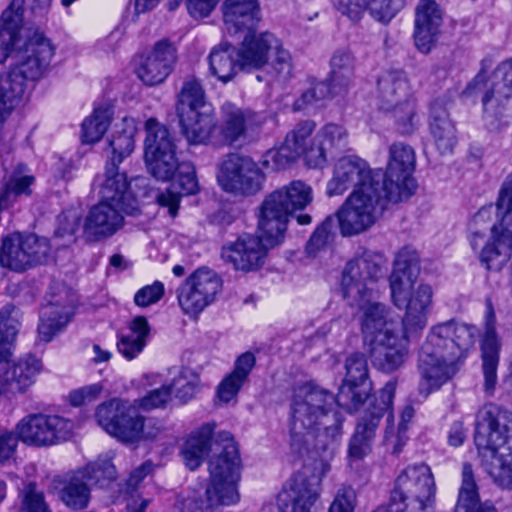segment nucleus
I'll return each mask as SVG.
<instances>
[{"instance_id":"nucleus-1","label":"nucleus","mask_w":512,"mask_h":512,"mask_svg":"<svg viewBox=\"0 0 512 512\" xmlns=\"http://www.w3.org/2000/svg\"><path fill=\"white\" fill-rule=\"evenodd\" d=\"M415 153L405 144L390 148V160L385 173L371 169L368 162L356 155L337 160L332 178L327 182L329 197L353 191L337 212V221L343 236L360 234L369 229L389 204L407 200L416 190L412 177Z\"/></svg>"},{"instance_id":"nucleus-2","label":"nucleus","mask_w":512,"mask_h":512,"mask_svg":"<svg viewBox=\"0 0 512 512\" xmlns=\"http://www.w3.org/2000/svg\"><path fill=\"white\" fill-rule=\"evenodd\" d=\"M345 377L335 397L312 383L300 386L292 402L291 445L299 453L316 450L333 453L341 438L342 419L335 405L352 412L372 390L367 359L353 353L345 361Z\"/></svg>"},{"instance_id":"nucleus-3","label":"nucleus","mask_w":512,"mask_h":512,"mask_svg":"<svg viewBox=\"0 0 512 512\" xmlns=\"http://www.w3.org/2000/svg\"><path fill=\"white\" fill-rule=\"evenodd\" d=\"M477 333L475 326L454 320L430 328L418 356L420 395L429 396L458 373L468 353L474 348Z\"/></svg>"},{"instance_id":"nucleus-4","label":"nucleus","mask_w":512,"mask_h":512,"mask_svg":"<svg viewBox=\"0 0 512 512\" xmlns=\"http://www.w3.org/2000/svg\"><path fill=\"white\" fill-rule=\"evenodd\" d=\"M381 258L363 250L347 262L341 279V291L350 306L361 312L360 323L364 341L377 337L398 323L391 309L374 298V284L381 274Z\"/></svg>"},{"instance_id":"nucleus-5","label":"nucleus","mask_w":512,"mask_h":512,"mask_svg":"<svg viewBox=\"0 0 512 512\" xmlns=\"http://www.w3.org/2000/svg\"><path fill=\"white\" fill-rule=\"evenodd\" d=\"M474 442L477 448L492 452L500 450V457L493 456L487 467L494 481L503 488H512V412L494 406L479 410L476 419Z\"/></svg>"},{"instance_id":"nucleus-6","label":"nucleus","mask_w":512,"mask_h":512,"mask_svg":"<svg viewBox=\"0 0 512 512\" xmlns=\"http://www.w3.org/2000/svg\"><path fill=\"white\" fill-rule=\"evenodd\" d=\"M436 484L430 467L409 465L396 477L388 504L373 512H433Z\"/></svg>"},{"instance_id":"nucleus-7","label":"nucleus","mask_w":512,"mask_h":512,"mask_svg":"<svg viewBox=\"0 0 512 512\" xmlns=\"http://www.w3.org/2000/svg\"><path fill=\"white\" fill-rule=\"evenodd\" d=\"M312 200V188L300 180L265 197L260 206V226L269 234L272 243H282L289 215L304 209Z\"/></svg>"},{"instance_id":"nucleus-8","label":"nucleus","mask_w":512,"mask_h":512,"mask_svg":"<svg viewBox=\"0 0 512 512\" xmlns=\"http://www.w3.org/2000/svg\"><path fill=\"white\" fill-rule=\"evenodd\" d=\"M496 221L480 252V262L488 270L499 271L512 255V172L507 176L496 201Z\"/></svg>"},{"instance_id":"nucleus-9","label":"nucleus","mask_w":512,"mask_h":512,"mask_svg":"<svg viewBox=\"0 0 512 512\" xmlns=\"http://www.w3.org/2000/svg\"><path fill=\"white\" fill-rule=\"evenodd\" d=\"M330 471L325 461L304 465L283 486L277 497L279 512H311L320 497L321 483Z\"/></svg>"},{"instance_id":"nucleus-10","label":"nucleus","mask_w":512,"mask_h":512,"mask_svg":"<svg viewBox=\"0 0 512 512\" xmlns=\"http://www.w3.org/2000/svg\"><path fill=\"white\" fill-rule=\"evenodd\" d=\"M395 391L396 382H387L359 419L349 443L348 455L351 460H361L370 452L376 429L385 414L387 425H390L393 420L391 407Z\"/></svg>"},{"instance_id":"nucleus-11","label":"nucleus","mask_w":512,"mask_h":512,"mask_svg":"<svg viewBox=\"0 0 512 512\" xmlns=\"http://www.w3.org/2000/svg\"><path fill=\"white\" fill-rule=\"evenodd\" d=\"M145 162L151 175L158 180H170L181 163L168 129L156 119L146 122Z\"/></svg>"},{"instance_id":"nucleus-12","label":"nucleus","mask_w":512,"mask_h":512,"mask_svg":"<svg viewBox=\"0 0 512 512\" xmlns=\"http://www.w3.org/2000/svg\"><path fill=\"white\" fill-rule=\"evenodd\" d=\"M409 85L405 74L399 70L384 72L378 79L380 108L393 111L402 133H411L414 128L415 108L408 99Z\"/></svg>"},{"instance_id":"nucleus-13","label":"nucleus","mask_w":512,"mask_h":512,"mask_svg":"<svg viewBox=\"0 0 512 512\" xmlns=\"http://www.w3.org/2000/svg\"><path fill=\"white\" fill-rule=\"evenodd\" d=\"M222 287L223 280L216 271L200 267L177 289L178 303L185 314L196 316L215 302Z\"/></svg>"},{"instance_id":"nucleus-14","label":"nucleus","mask_w":512,"mask_h":512,"mask_svg":"<svg viewBox=\"0 0 512 512\" xmlns=\"http://www.w3.org/2000/svg\"><path fill=\"white\" fill-rule=\"evenodd\" d=\"M217 180L226 192L251 195L261 190L264 174L249 156L230 153L219 163Z\"/></svg>"},{"instance_id":"nucleus-15","label":"nucleus","mask_w":512,"mask_h":512,"mask_svg":"<svg viewBox=\"0 0 512 512\" xmlns=\"http://www.w3.org/2000/svg\"><path fill=\"white\" fill-rule=\"evenodd\" d=\"M31 56L38 58L35 66H29L30 61L15 65L7 73L0 75V112L9 113L18 105L24 95L28 81H35L41 77V72L47 65L51 50L47 44H42L39 50L30 48Z\"/></svg>"},{"instance_id":"nucleus-16","label":"nucleus","mask_w":512,"mask_h":512,"mask_svg":"<svg viewBox=\"0 0 512 512\" xmlns=\"http://www.w3.org/2000/svg\"><path fill=\"white\" fill-rule=\"evenodd\" d=\"M221 450L209 461L210 483L224 491V495L216 500L238 502L237 484L240 480L241 459L238 447L228 432L221 434Z\"/></svg>"},{"instance_id":"nucleus-17","label":"nucleus","mask_w":512,"mask_h":512,"mask_svg":"<svg viewBox=\"0 0 512 512\" xmlns=\"http://www.w3.org/2000/svg\"><path fill=\"white\" fill-rule=\"evenodd\" d=\"M18 438L31 446H52L67 441L73 434L74 423L58 415L42 413L24 417L16 427Z\"/></svg>"},{"instance_id":"nucleus-18","label":"nucleus","mask_w":512,"mask_h":512,"mask_svg":"<svg viewBox=\"0 0 512 512\" xmlns=\"http://www.w3.org/2000/svg\"><path fill=\"white\" fill-rule=\"evenodd\" d=\"M98 424L111 436L126 443L141 440L143 416L127 402L114 398L97 407Z\"/></svg>"},{"instance_id":"nucleus-19","label":"nucleus","mask_w":512,"mask_h":512,"mask_svg":"<svg viewBox=\"0 0 512 512\" xmlns=\"http://www.w3.org/2000/svg\"><path fill=\"white\" fill-rule=\"evenodd\" d=\"M267 122L264 112L225 102L220 108V134L222 142L235 145L253 139Z\"/></svg>"},{"instance_id":"nucleus-20","label":"nucleus","mask_w":512,"mask_h":512,"mask_svg":"<svg viewBox=\"0 0 512 512\" xmlns=\"http://www.w3.org/2000/svg\"><path fill=\"white\" fill-rule=\"evenodd\" d=\"M50 251V244L44 237L31 234L23 238L13 234L3 239L0 264L17 272L24 271L33 264L45 263Z\"/></svg>"},{"instance_id":"nucleus-21","label":"nucleus","mask_w":512,"mask_h":512,"mask_svg":"<svg viewBox=\"0 0 512 512\" xmlns=\"http://www.w3.org/2000/svg\"><path fill=\"white\" fill-rule=\"evenodd\" d=\"M258 229L259 236L242 235L236 241L224 245L222 258L232 263L237 270L249 272L260 269L265 263L268 250L280 243H272L269 234L260 226V217Z\"/></svg>"},{"instance_id":"nucleus-22","label":"nucleus","mask_w":512,"mask_h":512,"mask_svg":"<svg viewBox=\"0 0 512 512\" xmlns=\"http://www.w3.org/2000/svg\"><path fill=\"white\" fill-rule=\"evenodd\" d=\"M402 329L389 328L377 337L366 341L372 364L382 372L391 373L399 369L407 359L409 353V337Z\"/></svg>"},{"instance_id":"nucleus-23","label":"nucleus","mask_w":512,"mask_h":512,"mask_svg":"<svg viewBox=\"0 0 512 512\" xmlns=\"http://www.w3.org/2000/svg\"><path fill=\"white\" fill-rule=\"evenodd\" d=\"M99 195L101 202H110L121 208L126 215H136L139 211V202L131 191L130 183L124 172H119L116 157H111L105 165L103 178H98Z\"/></svg>"},{"instance_id":"nucleus-24","label":"nucleus","mask_w":512,"mask_h":512,"mask_svg":"<svg viewBox=\"0 0 512 512\" xmlns=\"http://www.w3.org/2000/svg\"><path fill=\"white\" fill-rule=\"evenodd\" d=\"M125 212L111 204L101 202L92 206L83 223V236L87 242H100L115 235L124 226Z\"/></svg>"},{"instance_id":"nucleus-25","label":"nucleus","mask_w":512,"mask_h":512,"mask_svg":"<svg viewBox=\"0 0 512 512\" xmlns=\"http://www.w3.org/2000/svg\"><path fill=\"white\" fill-rule=\"evenodd\" d=\"M176 61L175 46L167 40H160L150 52L141 57L137 75L148 86L161 84L172 72Z\"/></svg>"},{"instance_id":"nucleus-26","label":"nucleus","mask_w":512,"mask_h":512,"mask_svg":"<svg viewBox=\"0 0 512 512\" xmlns=\"http://www.w3.org/2000/svg\"><path fill=\"white\" fill-rule=\"evenodd\" d=\"M399 309H405L402 327L406 333L423 330L433 303V289L429 284L421 283L404 295L403 303L392 302Z\"/></svg>"},{"instance_id":"nucleus-27","label":"nucleus","mask_w":512,"mask_h":512,"mask_svg":"<svg viewBox=\"0 0 512 512\" xmlns=\"http://www.w3.org/2000/svg\"><path fill=\"white\" fill-rule=\"evenodd\" d=\"M237 36H243L241 45L237 48L243 71L250 72L266 66L271 50L279 46V40L268 31L257 33L255 29Z\"/></svg>"},{"instance_id":"nucleus-28","label":"nucleus","mask_w":512,"mask_h":512,"mask_svg":"<svg viewBox=\"0 0 512 512\" xmlns=\"http://www.w3.org/2000/svg\"><path fill=\"white\" fill-rule=\"evenodd\" d=\"M419 275L418 253L410 248L400 250L396 255L394 268L389 277L391 301L403 303L404 295L416 288L415 284Z\"/></svg>"},{"instance_id":"nucleus-29","label":"nucleus","mask_w":512,"mask_h":512,"mask_svg":"<svg viewBox=\"0 0 512 512\" xmlns=\"http://www.w3.org/2000/svg\"><path fill=\"white\" fill-rule=\"evenodd\" d=\"M443 11L435 0H420L415 9L414 40L417 48L428 53L440 33Z\"/></svg>"},{"instance_id":"nucleus-30","label":"nucleus","mask_w":512,"mask_h":512,"mask_svg":"<svg viewBox=\"0 0 512 512\" xmlns=\"http://www.w3.org/2000/svg\"><path fill=\"white\" fill-rule=\"evenodd\" d=\"M222 13L225 29L232 36L254 31L261 21L259 0H225Z\"/></svg>"},{"instance_id":"nucleus-31","label":"nucleus","mask_w":512,"mask_h":512,"mask_svg":"<svg viewBox=\"0 0 512 512\" xmlns=\"http://www.w3.org/2000/svg\"><path fill=\"white\" fill-rule=\"evenodd\" d=\"M429 132L440 154L451 153L457 143V130L446 107L435 101L430 107Z\"/></svg>"},{"instance_id":"nucleus-32","label":"nucleus","mask_w":512,"mask_h":512,"mask_svg":"<svg viewBox=\"0 0 512 512\" xmlns=\"http://www.w3.org/2000/svg\"><path fill=\"white\" fill-rule=\"evenodd\" d=\"M182 134L191 144L206 143L216 126L212 106L177 114Z\"/></svg>"},{"instance_id":"nucleus-33","label":"nucleus","mask_w":512,"mask_h":512,"mask_svg":"<svg viewBox=\"0 0 512 512\" xmlns=\"http://www.w3.org/2000/svg\"><path fill=\"white\" fill-rule=\"evenodd\" d=\"M177 170L178 176L173 188L159 193L156 198L160 206L168 208L172 217H175L178 213L180 196L191 195L198 191V182L192 164L183 162Z\"/></svg>"},{"instance_id":"nucleus-34","label":"nucleus","mask_w":512,"mask_h":512,"mask_svg":"<svg viewBox=\"0 0 512 512\" xmlns=\"http://www.w3.org/2000/svg\"><path fill=\"white\" fill-rule=\"evenodd\" d=\"M207 60L209 73L223 83L231 81L239 71L243 70L237 48L226 41L215 45Z\"/></svg>"},{"instance_id":"nucleus-35","label":"nucleus","mask_w":512,"mask_h":512,"mask_svg":"<svg viewBox=\"0 0 512 512\" xmlns=\"http://www.w3.org/2000/svg\"><path fill=\"white\" fill-rule=\"evenodd\" d=\"M23 3L24 0H13L0 18V64L20 41Z\"/></svg>"},{"instance_id":"nucleus-36","label":"nucleus","mask_w":512,"mask_h":512,"mask_svg":"<svg viewBox=\"0 0 512 512\" xmlns=\"http://www.w3.org/2000/svg\"><path fill=\"white\" fill-rule=\"evenodd\" d=\"M316 147L310 150L311 167H322L327 161L328 152L347 144V131L334 123L324 125L314 136Z\"/></svg>"},{"instance_id":"nucleus-37","label":"nucleus","mask_w":512,"mask_h":512,"mask_svg":"<svg viewBox=\"0 0 512 512\" xmlns=\"http://www.w3.org/2000/svg\"><path fill=\"white\" fill-rule=\"evenodd\" d=\"M255 363L256 358L251 352H245L236 359L232 372L218 385L217 396L221 402L228 403L237 396Z\"/></svg>"},{"instance_id":"nucleus-38","label":"nucleus","mask_w":512,"mask_h":512,"mask_svg":"<svg viewBox=\"0 0 512 512\" xmlns=\"http://www.w3.org/2000/svg\"><path fill=\"white\" fill-rule=\"evenodd\" d=\"M455 512H497L491 502H480L478 486L474 479L472 466L469 463H464L462 466V482Z\"/></svg>"},{"instance_id":"nucleus-39","label":"nucleus","mask_w":512,"mask_h":512,"mask_svg":"<svg viewBox=\"0 0 512 512\" xmlns=\"http://www.w3.org/2000/svg\"><path fill=\"white\" fill-rule=\"evenodd\" d=\"M41 369L40 361L32 355L20 359L11 367H4L3 379L10 393H22L34 382Z\"/></svg>"},{"instance_id":"nucleus-40","label":"nucleus","mask_w":512,"mask_h":512,"mask_svg":"<svg viewBox=\"0 0 512 512\" xmlns=\"http://www.w3.org/2000/svg\"><path fill=\"white\" fill-rule=\"evenodd\" d=\"M356 59L347 48L334 51L330 59L329 80L335 94L345 92L353 83Z\"/></svg>"},{"instance_id":"nucleus-41","label":"nucleus","mask_w":512,"mask_h":512,"mask_svg":"<svg viewBox=\"0 0 512 512\" xmlns=\"http://www.w3.org/2000/svg\"><path fill=\"white\" fill-rule=\"evenodd\" d=\"M500 344L495 328L487 325L485 335L481 342L482 371L484 376V390L493 394L497 384V368L499 364Z\"/></svg>"},{"instance_id":"nucleus-42","label":"nucleus","mask_w":512,"mask_h":512,"mask_svg":"<svg viewBox=\"0 0 512 512\" xmlns=\"http://www.w3.org/2000/svg\"><path fill=\"white\" fill-rule=\"evenodd\" d=\"M149 331L147 319L144 316L135 317L129 325V331L119 337L118 351L127 360L136 358L146 346Z\"/></svg>"},{"instance_id":"nucleus-43","label":"nucleus","mask_w":512,"mask_h":512,"mask_svg":"<svg viewBox=\"0 0 512 512\" xmlns=\"http://www.w3.org/2000/svg\"><path fill=\"white\" fill-rule=\"evenodd\" d=\"M213 431L214 425L205 424L186 441L182 449V456L185 465L190 470H195L202 463L203 457L210 448Z\"/></svg>"},{"instance_id":"nucleus-44","label":"nucleus","mask_w":512,"mask_h":512,"mask_svg":"<svg viewBox=\"0 0 512 512\" xmlns=\"http://www.w3.org/2000/svg\"><path fill=\"white\" fill-rule=\"evenodd\" d=\"M72 305L61 308L56 303H50L41 310L39 336L45 342H49L70 320Z\"/></svg>"},{"instance_id":"nucleus-45","label":"nucleus","mask_w":512,"mask_h":512,"mask_svg":"<svg viewBox=\"0 0 512 512\" xmlns=\"http://www.w3.org/2000/svg\"><path fill=\"white\" fill-rule=\"evenodd\" d=\"M316 123L313 120H303L297 123L294 128L287 133L285 142L300 157L304 155L308 165L311 167L310 150L316 147L314 137L311 138Z\"/></svg>"},{"instance_id":"nucleus-46","label":"nucleus","mask_w":512,"mask_h":512,"mask_svg":"<svg viewBox=\"0 0 512 512\" xmlns=\"http://www.w3.org/2000/svg\"><path fill=\"white\" fill-rule=\"evenodd\" d=\"M109 105L95 107L93 113L82 123V138L85 143L99 141L106 133L112 118Z\"/></svg>"},{"instance_id":"nucleus-47","label":"nucleus","mask_w":512,"mask_h":512,"mask_svg":"<svg viewBox=\"0 0 512 512\" xmlns=\"http://www.w3.org/2000/svg\"><path fill=\"white\" fill-rule=\"evenodd\" d=\"M90 488L89 482L79 471L63 487L61 499L67 506L74 509L85 508L90 498Z\"/></svg>"},{"instance_id":"nucleus-48","label":"nucleus","mask_w":512,"mask_h":512,"mask_svg":"<svg viewBox=\"0 0 512 512\" xmlns=\"http://www.w3.org/2000/svg\"><path fill=\"white\" fill-rule=\"evenodd\" d=\"M205 106L212 105L206 101L205 92L200 82L194 78L185 81L178 96L177 114L204 109Z\"/></svg>"},{"instance_id":"nucleus-49","label":"nucleus","mask_w":512,"mask_h":512,"mask_svg":"<svg viewBox=\"0 0 512 512\" xmlns=\"http://www.w3.org/2000/svg\"><path fill=\"white\" fill-rule=\"evenodd\" d=\"M222 495H224V491L217 489L212 483H210L207 486L204 495L188 496L186 499H184L182 505L186 507L190 512H219L220 506L236 503L224 501L213 503L220 499Z\"/></svg>"},{"instance_id":"nucleus-50","label":"nucleus","mask_w":512,"mask_h":512,"mask_svg":"<svg viewBox=\"0 0 512 512\" xmlns=\"http://www.w3.org/2000/svg\"><path fill=\"white\" fill-rule=\"evenodd\" d=\"M274 50L276 51V57L272 64L268 66V70L256 76L259 82L280 83L285 82L291 76L292 64L289 52L282 49L280 45Z\"/></svg>"},{"instance_id":"nucleus-51","label":"nucleus","mask_w":512,"mask_h":512,"mask_svg":"<svg viewBox=\"0 0 512 512\" xmlns=\"http://www.w3.org/2000/svg\"><path fill=\"white\" fill-rule=\"evenodd\" d=\"M124 124L125 128L117 135H114L109 143L112 150V157H116L117 166L134 150V134L136 131L134 121L133 119L125 118Z\"/></svg>"},{"instance_id":"nucleus-52","label":"nucleus","mask_w":512,"mask_h":512,"mask_svg":"<svg viewBox=\"0 0 512 512\" xmlns=\"http://www.w3.org/2000/svg\"><path fill=\"white\" fill-rule=\"evenodd\" d=\"M33 182V176L13 173L0 192V207L7 208L19 195H29Z\"/></svg>"},{"instance_id":"nucleus-53","label":"nucleus","mask_w":512,"mask_h":512,"mask_svg":"<svg viewBox=\"0 0 512 512\" xmlns=\"http://www.w3.org/2000/svg\"><path fill=\"white\" fill-rule=\"evenodd\" d=\"M90 486L104 487L116 479V469L108 459L98 460L80 471Z\"/></svg>"},{"instance_id":"nucleus-54","label":"nucleus","mask_w":512,"mask_h":512,"mask_svg":"<svg viewBox=\"0 0 512 512\" xmlns=\"http://www.w3.org/2000/svg\"><path fill=\"white\" fill-rule=\"evenodd\" d=\"M405 0H365V6L371 17L388 24L404 6Z\"/></svg>"},{"instance_id":"nucleus-55","label":"nucleus","mask_w":512,"mask_h":512,"mask_svg":"<svg viewBox=\"0 0 512 512\" xmlns=\"http://www.w3.org/2000/svg\"><path fill=\"white\" fill-rule=\"evenodd\" d=\"M496 205L484 206L478 210L470 222L471 236L469 238L471 247L476 250L480 248V240L482 239L481 229H485L489 224L496 221ZM492 225H490L491 227Z\"/></svg>"},{"instance_id":"nucleus-56","label":"nucleus","mask_w":512,"mask_h":512,"mask_svg":"<svg viewBox=\"0 0 512 512\" xmlns=\"http://www.w3.org/2000/svg\"><path fill=\"white\" fill-rule=\"evenodd\" d=\"M198 382V377L195 374L188 369H183L169 386L177 398L187 401L195 395Z\"/></svg>"},{"instance_id":"nucleus-57","label":"nucleus","mask_w":512,"mask_h":512,"mask_svg":"<svg viewBox=\"0 0 512 512\" xmlns=\"http://www.w3.org/2000/svg\"><path fill=\"white\" fill-rule=\"evenodd\" d=\"M298 157V154H296V152L293 151L292 148L284 141L280 148L266 152L264 155L263 165L271 170L285 169Z\"/></svg>"},{"instance_id":"nucleus-58","label":"nucleus","mask_w":512,"mask_h":512,"mask_svg":"<svg viewBox=\"0 0 512 512\" xmlns=\"http://www.w3.org/2000/svg\"><path fill=\"white\" fill-rule=\"evenodd\" d=\"M42 44H47L51 50V55L49 57L48 63H47V65H45V67L43 68V70L41 72V77H42L43 74L47 71V69L50 65L51 59L54 55V47L52 46L50 40L47 39L42 33L34 32L32 37L29 38L28 42L25 44L24 50L19 52L18 63L16 65H22V64L30 61L29 66H35V64H36L35 60L38 58V56L32 57L30 55L31 52L29 51V49L33 48L34 50H39V48H40V46H42Z\"/></svg>"},{"instance_id":"nucleus-59","label":"nucleus","mask_w":512,"mask_h":512,"mask_svg":"<svg viewBox=\"0 0 512 512\" xmlns=\"http://www.w3.org/2000/svg\"><path fill=\"white\" fill-rule=\"evenodd\" d=\"M335 227V219L331 216L327 217L320 226L314 231L307 243L308 253H315L326 246L333 238V229Z\"/></svg>"},{"instance_id":"nucleus-60","label":"nucleus","mask_w":512,"mask_h":512,"mask_svg":"<svg viewBox=\"0 0 512 512\" xmlns=\"http://www.w3.org/2000/svg\"><path fill=\"white\" fill-rule=\"evenodd\" d=\"M171 399V387L163 385L160 388L150 391L137 402L138 407L143 410L163 408Z\"/></svg>"},{"instance_id":"nucleus-61","label":"nucleus","mask_w":512,"mask_h":512,"mask_svg":"<svg viewBox=\"0 0 512 512\" xmlns=\"http://www.w3.org/2000/svg\"><path fill=\"white\" fill-rule=\"evenodd\" d=\"M164 294V285L160 281H155L151 285H146L139 289L135 296L134 302L139 307H148L157 303Z\"/></svg>"},{"instance_id":"nucleus-62","label":"nucleus","mask_w":512,"mask_h":512,"mask_svg":"<svg viewBox=\"0 0 512 512\" xmlns=\"http://www.w3.org/2000/svg\"><path fill=\"white\" fill-rule=\"evenodd\" d=\"M334 8L352 22H359L366 10L365 0H333Z\"/></svg>"},{"instance_id":"nucleus-63","label":"nucleus","mask_w":512,"mask_h":512,"mask_svg":"<svg viewBox=\"0 0 512 512\" xmlns=\"http://www.w3.org/2000/svg\"><path fill=\"white\" fill-rule=\"evenodd\" d=\"M356 494L351 487H342L330 505L329 512H353Z\"/></svg>"},{"instance_id":"nucleus-64","label":"nucleus","mask_w":512,"mask_h":512,"mask_svg":"<svg viewBox=\"0 0 512 512\" xmlns=\"http://www.w3.org/2000/svg\"><path fill=\"white\" fill-rule=\"evenodd\" d=\"M24 512H50L44 496L36 490V486L30 483L26 487V496L24 501Z\"/></svg>"}]
</instances>
